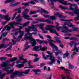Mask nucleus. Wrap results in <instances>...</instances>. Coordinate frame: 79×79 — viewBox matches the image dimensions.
Segmentation results:
<instances>
[{
	"label": "nucleus",
	"mask_w": 79,
	"mask_h": 79,
	"mask_svg": "<svg viewBox=\"0 0 79 79\" xmlns=\"http://www.w3.org/2000/svg\"><path fill=\"white\" fill-rule=\"evenodd\" d=\"M8 63H10V61L7 60L6 62H3L2 64H1L0 66L1 67H7V68H6L2 70V71H5L6 72L7 74H11V73H13L14 71V69H12L9 71L8 69L10 68L9 67V66H11L12 67L13 66L15 63H13L12 64V65L10 64H7Z\"/></svg>",
	"instance_id": "1"
},
{
	"label": "nucleus",
	"mask_w": 79,
	"mask_h": 79,
	"mask_svg": "<svg viewBox=\"0 0 79 79\" xmlns=\"http://www.w3.org/2000/svg\"><path fill=\"white\" fill-rule=\"evenodd\" d=\"M30 71V69L27 70L24 72L22 70L15 71L14 73H11V79H13L15 77H17L23 76H24L23 73L25 74H27L29 73V72Z\"/></svg>",
	"instance_id": "2"
},
{
	"label": "nucleus",
	"mask_w": 79,
	"mask_h": 79,
	"mask_svg": "<svg viewBox=\"0 0 79 79\" xmlns=\"http://www.w3.org/2000/svg\"><path fill=\"white\" fill-rule=\"evenodd\" d=\"M32 34H34V35H36L37 34V33L36 32H33L31 33H30V32H27V34H26L25 35L24 39L26 40H27L28 39H29L30 40L31 42H33L32 43V47H34L35 45H36V41L33 39L32 37Z\"/></svg>",
	"instance_id": "3"
},
{
	"label": "nucleus",
	"mask_w": 79,
	"mask_h": 79,
	"mask_svg": "<svg viewBox=\"0 0 79 79\" xmlns=\"http://www.w3.org/2000/svg\"><path fill=\"white\" fill-rule=\"evenodd\" d=\"M43 57L44 59L45 60H47L49 58V59L50 60H51V61L49 62L48 63V64H50V65H52L53 64V63H54L56 61V60L55 59V57L51 55H47L46 56V57L45 56V55L43 54Z\"/></svg>",
	"instance_id": "4"
},
{
	"label": "nucleus",
	"mask_w": 79,
	"mask_h": 79,
	"mask_svg": "<svg viewBox=\"0 0 79 79\" xmlns=\"http://www.w3.org/2000/svg\"><path fill=\"white\" fill-rule=\"evenodd\" d=\"M9 25L10 26H5L6 27H7V31H10L11 27L13 28V29H15V27H13L14 25H16L17 24H19V25H22L21 23H20L19 22H12L10 23L9 24Z\"/></svg>",
	"instance_id": "5"
},
{
	"label": "nucleus",
	"mask_w": 79,
	"mask_h": 79,
	"mask_svg": "<svg viewBox=\"0 0 79 79\" xmlns=\"http://www.w3.org/2000/svg\"><path fill=\"white\" fill-rule=\"evenodd\" d=\"M45 50H47V48H45V47H43L42 48V46L41 45L35 46L33 48V50L36 52H39L40 50H41V51H45Z\"/></svg>",
	"instance_id": "6"
},
{
	"label": "nucleus",
	"mask_w": 79,
	"mask_h": 79,
	"mask_svg": "<svg viewBox=\"0 0 79 79\" xmlns=\"http://www.w3.org/2000/svg\"><path fill=\"white\" fill-rule=\"evenodd\" d=\"M54 15L56 17L58 15V17L61 18V21H66V22H69L70 21H73L72 19L70 20L63 19H64L65 18L64 17L62 16L61 14H60L59 13H54Z\"/></svg>",
	"instance_id": "7"
},
{
	"label": "nucleus",
	"mask_w": 79,
	"mask_h": 79,
	"mask_svg": "<svg viewBox=\"0 0 79 79\" xmlns=\"http://www.w3.org/2000/svg\"><path fill=\"white\" fill-rule=\"evenodd\" d=\"M48 40L49 41V45L50 46H51L52 47V51L53 52H54L55 50V49H54V48H53V47L54 48H55L56 49V51H57L58 50V47H56L54 44H53V43L52 42H54V43H55L56 42L53 40H51L50 39H48Z\"/></svg>",
	"instance_id": "8"
},
{
	"label": "nucleus",
	"mask_w": 79,
	"mask_h": 79,
	"mask_svg": "<svg viewBox=\"0 0 79 79\" xmlns=\"http://www.w3.org/2000/svg\"><path fill=\"white\" fill-rule=\"evenodd\" d=\"M29 11V10L28 9H25V11L23 12V17L25 18L27 20H33V19L31 18H29L30 17L29 15H27V13H28V12Z\"/></svg>",
	"instance_id": "9"
},
{
	"label": "nucleus",
	"mask_w": 79,
	"mask_h": 79,
	"mask_svg": "<svg viewBox=\"0 0 79 79\" xmlns=\"http://www.w3.org/2000/svg\"><path fill=\"white\" fill-rule=\"evenodd\" d=\"M72 6H74L75 8V10H74V8H73V7H71V6H69V7L70 8V9L71 10H73L74 11H77V12H79V9L78 8V7L77 5L75 4H72Z\"/></svg>",
	"instance_id": "10"
},
{
	"label": "nucleus",
	"mask_w": 79,
	"mask_h": 79,
	"mask_svg": "<svg viewBox=\"0 0 79 79\" xmlns=\"http://www.w3.org/2000/svg\"><path fill=\"white\" fill-rule=\"evenodd\" d=\"M63 27L64 29H68V28L66 26H68L69 27H73L75 26L73 25L72 23H69L68 24L66 22L64 23V24H63Z\"/></svg>",
	"instance_id": "11"
},
{
	"label": "nucleus",
	"mask_w": 79,
	"mask_h": 79,
	"mask_svg": "<svg viewBox=\"0 0 79 79\" xmlns=\"http://www.w3.org/2000/svg\"><path fill=\"white\" fill-rule=\"evenodd\" d=\"M8 15H6V16H4L5 18V20H6V21L5 22H2L1 23L2 24H3V25H5L6 23H7V21H9L11 19V17H9L8 18L9 16Z\"/></svg>",
	"instance_id": "12"
},
{
	"label": "nucleus",
	"mask_w": 79,
	"mask_h": 79,
	"mask_svg": "<svg viewBox=\"0 0 79 79\" xmlns=\"http://www.w3.org/2000/svg\"><path fill=\"white\" fill-rule=\"evenodd\" d=\"M37 42H38L39 44H43V43H45V44H47L48 42L47 41H44V40H41L39 39H37L36 40Z\"/></svg>",
	"instance_id": "13"
},
{
	"label": "nucleus",
	"mask_w": 79,
	"mask_h": 79,
	"mask_svg": "<svg viewBox=\"0 0 79 79\" xmlns=\"http://www.w3.org/2000/svg\"><path fill=\"white\" fill-rule=\"evenodd\" d=\"M51 26L50 25H47L46 27L44 28L46 30L49 31L50 32H51V31H52L53 29L50 28Z\"/></svg>",
	"instance_id": "14"
},
{
	"label": "nucleus",
	"mask_w": 79,
	"mask_h": 79,
	"mask_svg": "<svg viewBox=\"0 0 79 79\" xmlns=\"http://www.w3.org/2000/svg\"><path fill=\"white\" fill-rule=\"evenodd\" d=\"M74 13H75V14L78 15L77 17H75L74 18V20L75 21H77L79 20V13L77 12V11H74Z\"/></svg>",
	"instance_id": "15"
},
{
	"label": "nucleus",
	"mask_w": 79,
	"mask_h": 79,
	"mask_svg": "<svg viewBox=\"0 0 79 79\" xmlns=\"http://www.w3.org/2000/svg\"><path fill=\"white\" fill-rule=\"evenodd\" d=\"M66 30H62L61 31L62 32H64V33H68V32H71L72 30H69L68 29H65Z\"/></svg>",
	"instance_id": "16"
},
{
	"label": "nucleus",
	"mask_w": 79,
	"mask_h": 79,
	"mask_svg": "<svg viewBox=\"0 0 79 79\" xmlns=\"http://www.w3.org/2000/svg\"><path fill=\"white\" fill-rule=\"evenodd\" d=\"M40 26V24H38L36 25H33V27L34 29H33V30H34V31H37V30L36 29V28L38 27H39Z\"/></svg>",
	"instance_id": "17"
},
{
	"label": "nucleus",
	"mask_w": 79,
	"mask_h": 79,
	"mask_svg": "<svg viewBox=\"0 0 79 79\" xmlns=\"http://www.w3.org/2000/svg\"><path fill=\"white\" fill-rule=\"evenodd\" d=\"M59 2L61 3L62 4H63L65 5H67V2L64 1V0H57Z\"/></svg>",
	"instance_id": "18"
},
{
	"label": "nucleus",
	"mask_w": 79,
	"mask_h": 79,
	"mask_svg": "<svg viewBox=\"0 0 79 79\" xmlns=\"http://www.w3.org/2000/svg\"><path fill=\"white\" fill-rule=\"evenodd\" d=\"M33 71L35 73V74L36 75H38V76H39L40 75V73H37L38 72H40V69H36V70H33Z\"/></svg>",
	"instance_id": "19"
},
{
	"label": "nucleus",
	"mask_w": 79,
	"mask_h": 79,
	"mask_svg": "<svg viewBox=\"0 0 79 79\" xmlns=\"http://www.w3.org/2000/svg\"><path fill=\"white\" fill-rule=\"evenodd\" d=\"M61 78L62 79H70L71 77H70V76L67 74L66 77V76H63L61 77Z\"/></svg>",
	"instance_id": "20"
},
{
	"label": "nucleus",
	"mask_w": 79,
	"mask_h": 79,
	"mask_svg": "<svg viewBox=\"0 0 79 79\" xmlns=\"http://www.w3.org/2000/svg\"><path fill=\"white\" fill-rule=\"evenodd\" d=\"M7 45L5 44V43H3L1 44L0 45V49L3 48H6V47H7Z\"/></svg>",
	"instance_id": "21"
},
{
	"label": "nucleus",
	"mask_w": 79,
	"mask_h": 79,
	"mask_svg": "<svg viewBox=\"0 0 79 79\" xmlns=\"http://www.w3.org/2000/svg\"><path fill=\"white\" fill-rule=\"evenodd\" d=\"M31 29H32L33 30V29H34V27H32L29 26L28 28L26 29V31L27 32H27H29V31H31Z\"/></svg>",
	"instance_id": "22"
},
{
	"label": "nucleus",
	"mask_w": 79,
	"mask_h": 79,
	"mask_svg": "<svg viewBox=\"0 0 79 79\" xmlns=\"http://www.w3.org/2000/svg\"><path fill=\"white\" fill-rule=\"evenodd\" d=\"M39 11H40V10H39L37 11H32L31 10L30 12V15H32V14H35L36 13H37L38 12H39Z\"/></svg>",
	"instance_id": "23"
},
{
	"label": "nucleus",
	"mask_w": 79,
	"mask_h": 79,
	"mask_svg": "<svg viewBox=\"0 0 79 79\" xmlns=\"http://www.w3.org/2000/svg\"><path fill=\"white\" fill-rule=\"evenodd\" d=\"M29 44V42H27L26 43L25 45V46L26 48H27V49L28 48H30V47H31V45H28V44Z\"/></svg>",
	"instance_id": "24"
},
{
	"label": "nucleus",
	"mask_w": 79,
	"mask_h": 79,
	"mask_svg": "<svg viewBox=\"0 0 79 79\" xmlns=\"http://www.w3.org/2000/svg\"><path fill=\"white\" fill-rule=\"evenodd\" d=\"M69 53H68V52L66 51V53L65 54H64L63 58H65L66 57H67V56H69Z\"/></svg>",
	"instance_id": "25"
},
{
	"label": "nucleus",
	"mask_w": 79,
	"mask_h": 79,
	"mask_svg": "<svg viewBox=\"0 0 79 79\" xmlns=\"http://www.w3.org/2000/svg\"><path fill=\"white\" fill-rule=\"evenodd\" d=\"M16 66L17 68H23V67H24V65L23 64H18L16 65Z\"/></svg>",
	"instance_id": "26"
},
{
	"label": "nucleus",
	"mask_w": 79,
	"mask_h": 79,
	"mask_svg": "<svg viewBox=\"0 0 79 79\" xmlns=\"http://www.w3.org/2000/svg\"><path fill=\"white\" fill-rule=\"evenodd\" d=\"M17 40H12V41L13 42V44H12L11 43H10L9 44H7V45H15V44H16V42Z\"/></svg>",
	"instance_id": "27"
},
{
	"label": "nucleus",
	"mask_w": 79,
	"mask_h": 79,
	"mask_svg": "<svg viewBox=\"0 0 79 79\" xmlns=\"http://www.w3.org/2000/svg\"><path fill=\"white\" fill-rule=\"evenodd\" d=\"M51 33H55V34L57 35H59L58 34V33L56 32V30L55 29H53L52 30V31H51Z\"/></svg>",
	"instance_id": "28"
},
{
	"label": "nucleus",
	"mask_w": 79,
	"mask_h": 79,
	"mask_svg": "<svg viewBox=\"0 0 79 79\" xmlns=\"http://www.w3.org/2000/svg\"><path fill=\"white\" fill-rule=\"evenodd\" d=\"M45 22H47V23L51 24H53V22L50 21V20L49 19L45 20Z\"/></svg>",
	"instance_id": "29"
},
{
	"label": "nucleus",
	"mask_w": 79,
	"mask_h": 79,
	"mask_svg": "<svg viewBox=\"0 0 79 79\" xmlns=\"http://www.w3.org/2000/svg\"><path fill=\"white\" fill-rule=\"evenodd\" d=\"M59 7L60 8H62V9H64V10H67L68 7L66 6H64L61 5H59Z\"/></svg>",
	"instance_id": "30"
},
{
	"label": "nucleus",
	"mask_w": 79,
	"mask_h": 79,
	"mask_svg": "<svg viewBox=\"0 0 79 79\" xmlns=\"http://www.w3.org/2000/svg\"><path fill=\"white\" fill-rule=\"evenodd\" d=\"M58 51L57 52H55V53L56 55V56H58V55L59 54H60V53H61V51L58 50H58L56 51Z\"/></svg>",
	"instance_id": "31"
},
{
	"label": "nucleus",
	"mask_w": 79,
	"mask_h": 79,
	"mask_svg": "<svg viewBox=\"0 0 79 79\" xmlns=\"http://www.w3.org/2000/svg\"><path fill=\"white\" fill-rule=\"evenodd\" d=\"M7 34H8V32H6V33L4 32L3 33H2L1 36L2 38L4 37H5V36L6 35H7Z\"/></svg>",
	"instance_id": "32"
},
{
	"label": "nucleus",
	"mask_w": 79,
	"mask_h": 79,
	"mask_svg": "<svg viewBox=\"0 0 79 79\" xmlns=\"http://www.w3.org/2000/svg\"><path fill=\"white\" fill-rule=\"evenodd\" d=\"M16 60H17V57L13 58L10 59V61L12 62L15 61Z\"/></svg>",
	"instance_id": "33"
},
{
	"label": "nucleus",
	"mask_w": 79,
	"mask_h": 79,
	"mask_svg": "<svg viewBox=\"0 0 79 79\" xmlns=\"http://www.w3.org/2000/svg\"><path fill=\"white\" fill-rule=\"evenodd\" d=\"M74 42L73 41H72L70 42L69 44L70 45V46H71V47H73V44H74Z\"/></svg>",
	"instance_id": "34"
},
{
	"label": "nucleus",
	"mask_w": 79,
	"mask_h": 79,
	"mask_svg": "<svg viewBox=\"0 0 79 79\" xmlns=\"http://www.w3.org/2000/svg\"><path fill=\"white\" fill-rule=\"evenodd\" d=\"M12 2V0H6L5 1L4 3L5 4H6V3H10V2Z\"/></svg>",
	"instance_id": "35"
},
{
	"label": "nucleus",
	"mask_w": 79,
	"mask_h": 79,
	"mask_svg": "<svg viewBox=\"0 0 79 79\" xmlns=\"http://www.w3.org/2000/svg\"><path fill=\"white\" fill-rule=\"evenodd\" d=\"M60 29H61L62 30V31H63V27H56V29L57 31H60Z\"/></svg>",
	"instance_id": "36"
},
{
	"label": "nucleus",
	"mask_w": 79,
	"mask_h": 79,
	"mask_svg": "<svg viewBox=\"0 0 79 79\" xmlns=\"http://www.w3.org/2000/svg\"><path fill=\"white\" fill-rule=\"evenodd\" d=\"M6 75V73H4L2 75H1L0 76V77L1 79H3V78Z\"/></svg>",
	"instance_id": "37"
},
{
	"label": "nucleus",
	"mask_w": 79,
	"mask_h": 79,
	"mask_svg": "<svg viewBox=\"0 0 79 79\" xmlns=\"http://www.w3.org/2000/svg\"><path fill=\"white\" fill-rule=\"evenodd\" d=\"M19 33L20 35H23L24 34V31H21V30H20L19 31Z\"/></svg>",
	"instance_id": "38"
},
{
	"label": "nucleus",
	"mask_w": 79,
	"mask_h": 79,
	"mask_svg": "<svg viewBox=\"0 0 79 79\" xmlns=\"http://www.w3.org/2000/svg\"><path fill=\"white\" fill-rule=\"evenodd\" d=\"M72 31H78V29L76 27H73L72 29Z\"/></svg>",
	"instance_id": "39"
},
{
	"label": "nucleus",
	"mask_w": 79,
	"mask_h": 79,
	"mask_svg": "<svg viewBox=\"0 0 79 79\" xmlns=\"http://www.w3.org/2000/svg\"><path fill=\"white\" fill-rule=\"evenodd\" d=\"M41 10L43 12V13H46L47 14H48V12L47 11L45 10H44L43 9H41Z\"/></svg>",
	"instance_id": "40"
},
{
	"label": "nucleus",
	"mask_w": 79,
	"mask_h": 79,
	"mask_svg": "<svg viewBox=\"0 0 79 79\" xmlns=\"http://www.w3.org/2000/svg\"><path fill=\"white\" fill-rule=\"evenodd\" d=\"M64 71H65L66 73H67V74H70L69 72H68V71H70V72L71 71V70H69L67 69H64Z\"/></svg>",
	"instance_id": "41"
},
{
	"label": "nucleus",
	"mask_w": 79,
	"mask_h": 79,
	"mask_svg": "<svg viewBox=\"0 0 79 79\" xmlns=\"http://www.w3.org/2000/svg\"><path fill=\"white\" fill-rule=\"evenodd\" d=\"M17 13H18V12H15V14L14 15V16L12 17V20H13V19H14L15 18V17H16V15H17Z\"/></svg>",
	"instance_id": "42"
},
{
	"label": "nucleus",
	"mask_w": 79,
	"mask_h": 79,
	"mask_svg": "<svg viewBox=\"0 0 79 79\" xmlns=\"http://www.w3.org/2000/svg\"><path fill=\"white\" fill-rule=\"evenodd\" d=\"M49 17L50 19H52V20L55 19V17L54 16H50Z\"/></svg>",
	"instance_id": "43"
},
{
	"label": "nucleus",
	"mask_w": 79,
	"mask_h": 79,
	"mask_svg": "<svg viewBox=\"0 0 79 79\" xmlns=\"http://www.w3.org/2000/svg\"><path fill=\"white\" fill-rule=\"evenodd\" d=\"M40 58V57H39V58H36L34 60L33 62H35L39 61V60Z\"/></svg>",
	"instance_id": "44"
},
{
	"label": "nucleus",
	"mask_w": 79,
	"mask_h": 79,
	"mask_svg": "<svg viewBox=\"0 0 79 79\" xmlns=\"http://www.w3.org/2000/svg\"><path fill=\"white\" fill-rule=\"evenodd\" d=\"M29 2H28L26 3H23L22 5H23L25 6H28L29 5Z\"/></svg>",
	"instance_id": "45"
},
{
	"label": "nucleus",
	"mask_w": 79,
	"mask_h": 79,
	"mask_svg": "<svg viewBox=\"0 0 79 79\" xmlns=\"http://www.w3.org/2000/svg\"><path fill=\"white\" fill-rule=\"evenodd\" d=\"M6 59V57H0V60H4Z\"/></svg>",
	"instance_id": "46"
},
{
	"label": "nucleus",
	"mask_w": 79,
	"mask_h": 79,
	"mask_svg": "<svg viewBox=\"0 0 79 79\" xmlns=\"http://www.w3.org/2000/svg\"><path fill=\"white\" fill-rule=\"evenodd\" d=\"M69 69H72V68H74V66L73 65H71V64H69Z\"/></svg>",
	"instance_id": "47"
},
{
	"label": "nucleus",
	"mask_w": 79,
	"mask_h": 79,
	"mask_svg": "<svg viewBox=\"0 0 79 79\" xmlns=\"http://www.w3.org/2000/svg\"><path fill=\"white\" fill-rule=\"evenodd\" d=\"M29 24V22H27L23 24L24 26H26L28 24Z\"/></svg>",
	"instance_id": "48"
},
{
	"label": "nucleus",
	"mask_w": 79,
	"mask_h": 79,
	"mask_svg": "<svg viewBox=\"0 0 79 79\" xmlns=\"http://www.w3.org/2000/svg\"><path fill=\"white\" fill-rule=\"evenodd\" d=\"M18 32H16L15 33H11V35H18Z\"/></svg>",
	"instance_id": "49"
},
{
	"label": "nucleus",
	"mask_w": 79,
	"mask_h": 79,
	"mask_svg": "<svg viewBox=\"0 0 79 79\" xmlns=\"http://www.w3.org/2000/svg\"><path fill=\"white\" fill-rule=\"evenodd\" d=\"M29 67H24V69H25V68H33V66H32V65H31V66H29Z\"/></svg>",
	"instance_id": "50"
},
{
	"label": "nucleus",
	"mask_w": 79,
	"mask_h": 79,
	"mask_svg": "<svg viewBox=\"0 0 79 79\" xmlns=\"http://www.w3.org/2000/svg\"><path fill=\"white\" fill-rule=\"evenodd\" d=\"M38 35L40 37V38H41L42 40H44V37H43V36H42V35L38 33Z\"/></svg>",
	"instance_id": "51"
},
{
	"label": "nucleus",
	"mask_w": 79,
	"mask_h": 79,
	"mask_svg": "<svg viewBox=\"0 0 79 79\" xmlns=\"http://www.w3.org/2000/svg\"><path fill=\"white\" fill-rule=\"evenodd\" d=\"M45 20L44 19H40V22H45Z\"/></svg>",
	"instance_id": "52"
},
{
	"label": "nucleus",
	"mask_w": 79,
	"mask_h": 79,
	"mask_svg": "<svg viewBox=\"0 0 79 79\" xmlns=\"http://www.w3.org/2000/svg\"><path fill=\"white\" fill-rule=\"evenodd\" d=\"M29 3H31V4H35V2L33 1H31L29 2Z\"/></svg>",
	"instance_id": "53"
},
{
	"label": "nucleus",
	"mask_w": 79,
	"mask_h": 79,
	"mask_svg": "<svg viewBox=\"0 0 79 79\" xmlns=\"http://www.w3.org/2000/svg\"><path fill=\"white\" fill-rule=\"evenodd\" d=\"M15 6H17V5H19L20 4V2H16L14 4Z\"/></svg>",
	"instance_id": "54"
},
{
	"label": "nucleus",
	"mask_w": 79,
	"mask_h": 79,
	"mask_svg": "<svg viewBox=\"0 0 79 79\" xmlns=\"http://www.w3.org/2000/svg\"><path fill=\"white\" fill-rule=\"evenodd\" d=\"M69 15H71L72 16H74V13L73 12H70V13H69Z\"/></svg>",
	"instance_id": "55"
},
{
	"label": "nucleus",
	"mask_w": 79,
	"mask_h": 79,
	"mask_svg": "<svg viewBox=\"0 0 79 79\" xmlns=\"http://www.w3.org/2000/svg\"><path fill=\"white\" fill-rule=\"evenodd\" d=\"M11 47H12V46H10V47L8 48L6 50V51H7V50H11Z\"/></svg>",
	"instance_id": "56"
},
{
	"label": "nucleus",
	"mask_w": 79,
	"mask_h": 79,
	"mask_svg": "<svg viewBox=\"0 0 79 79\" xmlns=\"http://www.w3.org/2000/svg\"><path fill=\"white\" fill-rule=\"evenodd\" d=\"M43 16H44L45 18H49V17H50V16L48 15H45L44 14Z\"/></svg>",
	"instance_id": "57"
},
{
	"label": "nucleus",
	"mask_w": 79,
	"mask_h": 79,
	"mask_svg": "<svg viewBox=\"0 0 79 79\" xmlns=\"http://www.w3.org/2000/svg\"><path fill=\"white\" fill-rule=\"evenodd\" d=\"M30 55H32L33 56H35L36 57H37L38 56V55L37 54H30Z\"/></svg>",
	"instance_id": "58"
},
{
	"label": "nucleus",
	"mask_w": 79,
	"mask_h": 79,
	"mask_svg": "<svg viewBox=\"0 0 79 79\" xmlns=\"http://www.w3.org/2000/svg\"><path fill=\"white\" fill-rule=\"evenodd\" d=\"M41 65V67H42L43 66H44V65H45V63H42L40 64Z\"/></svg>",
	"instance_id": "59"
},
{
	"label": "nucleus",
	"mask_w": 79,
	"mask_h": 79,
	"mask_svg": "<svg viewBox=\"0 0 79 79\" xmlns=\"http://www.w3.org/2000/svg\"><path fill=\"white\" fill-rule=\"evenodd\" d=\"M5 40H7V41H9V39H7L6 38L4 39L3 40V41L4 42Z\"/></svg>",
	"instance_id": "60"
},
{
	"label": "nucleus",
	"mask_w": 79,
	"mask_h": 79,
	"mask_svg": "<svg viewBox=\"0 0 79 79\" xmlns=\"http://www.w3.org/2000/svg\"><path fill=\"white\" fill-rule=\"evenodd\" d=\"M56 42H57V43H58L59 44H61V41L59 40H57L56 41Z\"/></svg>",
	"instance_id": "61"
},
{
	"label": "nucleus",
	"mask_w": 79,
	"mask_h": 79,
	"mask_svg": "<svg viewBox=\"0 0 79 79\" xmlns=\"http://www.w3.org/2000/svg\"><path fill=\"white\" fill-rule=\"evenodd\" d=\"M7 56H10V57H12V55L11 54H7L6 55Z\"/></svg>",
	"instance_id": "62"
},
{
	"label": "nucleus",
	"mask_w": 79,
	"mask_h": 79,
	"mask_svg": "<svg viewBox=\"0 0 79 79\" xmlns=\"http://www.w3.org/2000/svg\"><path fill=\"white\" fill-rule=\"evenodd\" d=\"M60 47H61V48H63V47H64L63 45L61 43L60 44Z\"/></svg>",
	"instance_id": "63"
},
{
	"label": "nucleus",
	"mask_w": 79,
	"mask_h": 79,
	"mask_svg": "<svg viewBox=\"0 0 79 79\" xmlns=\"http://www.w3.org/2000/svg\"><path fill=\"white\" fill-rule=\"evenodd\" d=\"M23 62H22V63H24L27 62V60L26 59H23Z\"/></svg>",
	"instance_id": "64"
}]
</instances>
